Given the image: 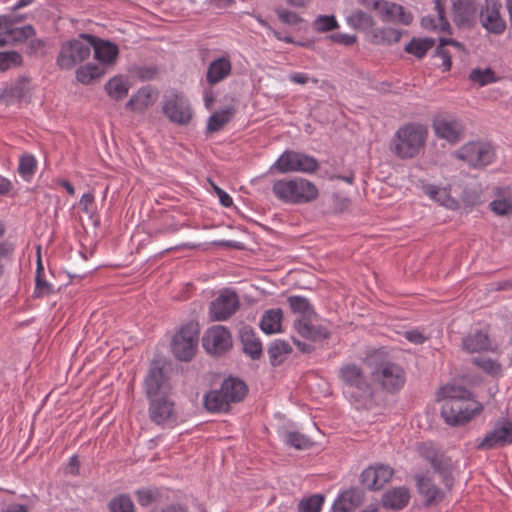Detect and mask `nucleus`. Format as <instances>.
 Listing matches in <instances>:
<instances>
[{
	"label": "nucleus",
	"instance_id": "f257e3e1",
	"mask_svg": "<svg viewBox=\"0 0 512 512\" xmlns=\"http://www.w3.org/2000/svg\"><path fill=\"white\" fill-rule=\"evenodd\" d=\"M437 401L441 403L442 418L450 426L465 425L483 410L470 391L458 385L442 386L437 392Z\"/></svg>",
	"mask_w": 512,
	"mask_h": 512
},
{
	"label": "nucleus",
	"instance_id": "f03ea898",
	"mask_svg": "<svg viewBox=\"0 0 512 512\" xmlns=\"http://www.w3.org/2000/svg\"><path fill=\"white\" fill-rule=\"evenodd\" d=\"M365 364L370 370L371 382L382 390L394 393L404 386L406 381L404 369L390 361L384 352L370 353L365 359Z\"/></svg>",
	"mask_w": 512,
	"mask_h": 512
},
{
	"label": "nucleus",
	"instance_id": "7ed1b4c3",
	"mask_svg": "<svg viewBox=\"0 0 512 512\" xmlns=\"http://www.w3.org/2000/svg\"><path fill=\"white\" fill-rule=\"evenodd\" d=\"M274 196L288 204H306L315 201L319 196L317 186L302 177L284 178L274 181Z\"/></svg>",
	"mask_w": 512,
	"mask_h": 512
},
{
	"label": "nucleus",
	"instance_id": "20e7f679",
	"mask_svg": "<svg viewBox=\"0 0 512 512\" xmlns=\"http://www.w3.org/2000/svg\"><path fill=\"white\" fill-rule=\"evenodd\" d=\"M428 129L419 123H409L400 127L391 144L393 153L400 159L415 158L425 147Z\"/></svg>",
	"mask_w": 512,
	"mask_h": 512
},
{
	"label": "nucleus",
	"instance_id": "39448f33",
	"mask_svg": "<svg viewBox=\"0 0 512 512\" xmlns=\"http://www.w3.org/2000/svg\"><path fill=\"white\" fill-rule=\"evenodd\" d=\"M91 34L82 33L77 38L62 44L57 57V65L61 69L70 70L77 64L87 60L91 55Z\"/></svg>",
	"mask_w": 512,
	"mask_h": 512
},
{
	"label": "nucleus",
	"instance_id": "423d86ee",
	"mask_svg": "<svg viewBox=\"0 0 512 512\" xmlns=\"http://www.w3.org/2000/svg\"><path fill=\"white\" fill-rule=\"evenodd\" d=\"M319 168L316 158L305 153L286 150L275 163L270 167L269 172L277 171L279 173L299 172L312 174Z\"/></svg>",
	"mask_w": 512,
	"mask_h": 512
},
{
	"label": "nucleus",
	"instance_id": "0eeeda50",
	"mask_svg": "<svg viewBox=\"0 0 512 512\" xmlns=\"http://www.w3.org/2000/svg\"><path fill=\"white\" fill-rule=\"evenodd\" d=\"M162 112L170 122L185 126L193 118V110L187 97L176 91L167 92L162 100Z\"/></svg>",
	"mask_w": 512,
	"mask_h": 512
},
{
	"label": "nucleus",
	"instance_id": "6e6552de",
	"mask_svg": "<svg viewBox=\"0 0 512 512\" xmlns=\"http://www.w3.org/2000/svg\"><path fill=\"white\" fill-rule=\"evenodd\" d=\"M199 338L198 323L190 321L183 325L174 336L171 347L176 358L181 361L191 360L197 350Z\"/></svg>",
	"mask_w": 512,
	"mask_h": 512
},
{
	"label": "nucleus",
	"instance_id": "1a4fd4ad",
	"mask_svg": "<svg viewBox=\"0 0 512 512\" xmlns=\"http://www.w3.org/2000/svg\"><path fill=\"white\" fill-rule=\"evenodd\" d=\"M454 155L471 167L482 168L494 161L496 153L490 143L475 141L463 145Z\"/></svg>",
	"mask_w": 512,
	"mask_h": 512
},
{
	"label": "nucleus",
	"instance_id": "9d476101",
	"mask_svg": "<svg viewBox=\"0 0 512 512\" xmlns=\"http://www.w3.org/2000/svg\"><path fill=\"white\" fill-rule=\"evenodd\" d=\"M346 391H350L355 397H364L371 395L372 382L369 380L362 369L353 363H347L340 367L338 372Z\"/></svg>",
	"mask_w": 512,
	"mask_h": 512
},
{
	"label": "nucleus",
	"instance_id": "9b49d317",
	"mask_svg": "<svg viewBox=\"0 0 512 512\" xmlns=\"http://www.w3.org/2000/svg\"><path fill=\"white\" fill-rule=\"evenodd\" d=\"M150 419L164 428H174L181 420L175 408L174 402L167 396L149 399Z\"/></svg>",
	"mask_w": 512,
	"mask_h": 512
},
{
	"label": "nucleus",
	"instance_id": "f8f14e48",
	"mask_svg": "<svg viewBox=\"0 0 512 512\" xmlns=\"http://www.w3.org/2000/svg\"><path fill=\"white\" fill-rule=\"evenodd\" d=\"M512 443V419L497 420L493 428L476 444L478 450L505 447Z\"/></svg>",
	"mask_w": 512,
	"mask_h": 512
},
{
	"label": "nucleus",
	"instance_id": "ddd939ff",
	"mask_svg": "<svg viewBox=\"0 0 512 512\" xmlns=\"http://www.w3.org/2000/svg\"><path fill=\"white\" fill-rule=\"evenodd\" d=\"M238 295L229 289L219 292L217 297L209 305L211 319L224 321L230 318L239 308Z\"/></svg>",
	"mask_w": 512,
	"mask_h": 512
},
{
	"label": "nucleus",
	"instance_id": "4468645a",
	"mask_svg": "<svg viewBox=\"0 0 512 512\" xmlns=\"http://www.w3.org/2000/svg\"><path fill=\"white\" fill-rule=\"evenodd\" d=\"M202 343L207 353L221 355L232 347V336L226 327L215 325L205 332Z\"/></svg>",
	"mask_w": 512,
	"mask_h": 512
},
{
	"label": "nucleus",
	"instance_id": "2eb2a0df",
	"mask_svg": "<svg viewBox=\"0 0 512 512\" xmlns=\"http://www.w3.org/2000/svg\"><path fill=\"white\" fill-rule=\"evenodd\" d=\"M294 327L298 334L310 341H322L330 336V329L318 319V315L307 318H297Z\"/></svg>",
	"mask_w": 512,
	"mask_h": 512
},
{
	"label": "nucleus",
	"instance_id": "dca6fc26",
	"mask_svg": "<svg viewBox=\"0 0 512 512\" xmlns=\"http://www.w3.org/2000/svg\"><path fill=\"white\" fill-rule=\"evenodd\" d=\"M433 128L437 137L445 139L450 143L459 141L464 129L460 120L446 114H440L435 117Z\"/></svg>",
	"mask_w": 512,
	"mask_h": 512
},
{
	"label": "nucleus",
	"instance_id": "f3484780",
	"mask_svg": "<svg viewBox=\"0 0 512 512\" xmlns=\"http://www.w3.org/2000/svg\"><path fill=\"white\" fill-rule=\"evenodd\" d=\"M501 7L498 0H486L480 15L483 27L495 34H501L506 28V22L500 14Z\"/></svg>",
	"mask_w": 512,
	"mask_h": 512
},
{
	"label": "nucleus",
	"instance_id": "a211bd4d",
	"mask_svg": "<svg viewBox=\"0 0 512 512\" xmlns=\"http://www.w3.org/2000/svg\"><path fill=\"white\" fill-rule=\"evenodd\" d=\"M8 25L6 28H2L0 32V47H4L9 44L22 43L27 39L35 35V30L32 25H25L23 27H16V18L8 16Z\"/></svg>",
	"mask_w": 512,
	"mask_h": 512
},
{
	"label": "nucleus",
	"instance_id": "6ab92c4d",
	"mask_svg": "<svg viewBox=\"0 0 512 512\" xmlns=\"http://www.w3.org/2000/svg\"><path fill=\"white\" fill-rule=\"evenodd\" d=\"M87 39L91 40V50L93 49L94 57L102 67L116 62L119 48L115 43L93 35L87 37Z\"/></svg>",
	"mask_w": 512,
	"mask_h": 512
},
{
	"label": "nucleus",
	"instance_id": "aec40b11",
	"mask_svg": "<svg viewBox=\"0 0 512 512\" xmlns=\"http://www.w3.org/2000/svg\"><path fill=\"white\" fill-rule=\"evenodd\" d=\"M393 469L388 465H377L365 469L361 474V481L369 489L377 490L384 486L393 476Z\"/></svg>",
	"mask_w": 512,
	"mask_h": 512
},
{
	"label": "nucleus",
	"instance_id": "412c9836",
	"mask_svg": "<svg viewBox=\"0 0 512 512\" xmlns=\"http://www.w3.org/2000/svg\"><path fill=\"white\" fill-rule=\"evenodd\" d=\"M232 74V62L228 56L214 59L207 67L206 82L214 86L226 80Z\"/></svg>",
	"mask_w": 512,
	"mask_h": 512
},
{
	"label": "nucleus",
	"instance_id": "4be33fe9",
	"mask_svg": "<svg viewBox=\"0 0 512 512\" xmlns=\"http://www.w3.org/2000/svg\"><path fill=\"white\" fill-rule=\"evenodd\" d=\"M421 189L429 199L439 205L450 210H457L459 208V203L451 196L449 188L439 187L433 184H423Z\"/></svg>",
	"mask_w": 512,
	"mask_h": 512
},
{
	"label": "nucleus",
	"instance_id": "5701e85b",
	"mask_svg": "<svg viewBox=\"0 0 512 512\" xmlns=\"http://www.w3.org/2000/svg\"><path fill=\"white\" fill-rule=\"evenodd\" d=\"M379 16L385 22L401 23L408 25L412 22L413 16L411 13L406 12L405 9L396 3L383 1L378 11Z\"/></svg>",
	"mask_w": 512,
	"mask_h": 512
},
{
	"label": "nucleus",
	"instance_id": "b1692460",
	"mask_svg": "<svg viewBox=\"0 0 512 512\" xmlns=\"http://www.w3.org/2000/svg\"><path fill=\"white\" fill-rule=\"evenodd\" d=\"M463 349L468 353H481L492 350V342L486 331L475 330L470 332L462 341Z\"/></svg>",
	"mask_w": 512,
	"mask_h": 512
},
{
	"label": "nucleus",
	"instance_id": "393cba45",
	"mask_svg": "<svg viewBox=\"0 0 512 512\" xmlns=\"http://www.w3.org/2000/svg\"><path fill=\"white\" fill-rule=\"evenodd\" d=\"M157 100V94L154 90L145 86L140 88L126 103V108L132 112L143 113L151 107Z\"/></svg>",
	"mask_w": 512,
	"mask_h": 512
},
{
	"label": "nucleus",
	"instance_id": "a878e982",
	"mask_svg": "<svg viewBox=\"0 0 512 512\" xmlns=\"http://www.w3.org/2000/svg\"><path fill=\"white\" fill-rule=\"evenodd\" d=\"M415 479L418 492L423 497L425 505L430 506L443 500V491L438 488L429 477L416 476Z\"/></svg>",
	"mask_w": 512,
	"mask_h": 512
},
{
	"label": "nucleus",
	"instance_id": "bb28decb",
	"mask_svg": "<svg viewBox=\"0 0 512 512\" xmlns=\"http://www.w3.org/2000/svg\"><path fill=\"white\" fill-rule=\"evenodd\" d=\"M166 377L162 368L150 369L145 380V391L149 399L166 395Z\"/></svg>",
	"mask_w": 512,
	"mask_h": 512
},
{
	"label": "nucleus",
	"instance_id": "cd10ccee",
	"mask_svg": "<svg viewBox=\"0 0 512 512\" xmlns=\"http://www.w3.org/2000/svg\"><path fill=\"white\" fill-rule=\"evenodd\" d=\"M409 500V490L405 487H398L384 493L382 497V504L388 509L401 510L408 504Z\"/></svg>",
	"mask_w": 512,
	"mask_h": 512
},
{
	"label": "nucleus",
	"instance_id": "c85d7f7f",
	"mask_svg": "<svg viewBox=\"0 0 512 512\" xmlns=\"http://www.w3.org/2000/svg\"><path fill=\"white\" fill-rule=\"evenodd\" d=\"M436 16H425L421 20V24L425 29L435 30L440 32H449L450 24L444 16V7L441 0H435Z\"/></svg>",
	"mask_w": 512,
	"mask_h": 512
},
{
	"label": "nucleus",
	"instance_id": "c756f323",
	"mask_svg": "<svg viewBox=\"0 0 512 512\" xmlns=\"http://www.w3.org/2000/svg\"><path fill=\"white\" fill-rule=\"evenodd\" d=\"M361 504V496L357 490L343 492L333 504V512H351Z\"/></svg>",
	"mask_w": 512,
	"mask_h": 512
},
{
	"label": "nucleus",
	"instance_id": "7c9ffc66",
	"mask_svg": "<svg viewBox=\"0 0 512 512\" xmlns=\"http://www.w3.org/2000/svg\"><path fill=\"white\" fill-rule=\"evenodd\" d=\"M283 313L279 308L267 310L260 321V327L266 334L281 332Z\"/></svg>",
	"mask_w": 512,
	"mask_h": 512
},
{
	"label": "nucleus",
	"instance_id": "2f4dec72",
	"mask_svg": "<svg viewBox=\"0 0 512 512\" xmlns=\"http://www.w3.org/2000/svg\"><path fill=\"white\" fill-rule=\"evenodd\" d=\"M231 401L228 400L222 388L211 391L205 395L204 405L210 412H226L230 407Z\"/></svg>",
	"mask_w": 512,
	"mask_h": 512
},
{
	"label": "nucleus",
	"instance_id": "473e14b6",
	"mask_svg": "<svg viewBox=\"0 0 512 512\" xmlns=\"http://www.w3.org/2000/svg\"><path fill=\"white\" fill-rule=\"evenodd\" d=\"M221 388L224 391V395H226L231 403L241 401L247 393L246 384L235 378L226 379L221 385Z\"/></svg>",
	"mask_w": 512,
	"mask_h": 512
},
{
	"label": "nucleus",
	"instance_id": "72a5a7b5",
	"mask_svg": "<svg viewBox=\"0 0 512 512\" xmlns=\"http://www.w3.org/2000/svg\"><path fill=\"white\" fill-rule=\"evenodd\" d=\"M490 209L497 215L512 212V188L506 187L499 191L497 198L490 203Z\"/></svg>",
	"mask_w": 512,
	"mask_h": 512
},
{
	"label": "nucleus",
	"instance_id": "f704fd0d",
	"mask_svg": "<svg viewBox=\"0 0 512 512\" xmlns=\"http://www.w3.org/2000/svg\"><path fill=\"white\" fill-rule=\"evenodd\" d=\"M104 73V67L100 64L87 63L76 70V78L80 83L88 85L102 77Z\"/></svg>",
	"mask_w": 512,
	"mask_h": 512
},
{
	"label": "nucleus",
	"instance_id": "c9c22d12",
	"mask_svg": "<svg viewBox=\"0 0 512 512\" xmlns=\"http://www.w3.org/2000/svg\"><path fill=\"white\" fill-rule=\"evenodd\" d=\"M291 352L292 347L288 342L283 340H275L268 348L270 363L273 366L282 364Z\"/></svg>",
	"mask_w": 512,
	"mask_h": 512
},
{
	"label": "nucleus",
	"instance_id": "e433bc0d",
	"mask_svg": "<svg viewBox=\"0 0 512 512\" xmlns=\"http://www.w3.org/2000/svg\"><path fill=\"white\" fill-rule=\"evenodd\" d=\"M402 33L394 28H376L372 31L371 41L377 45H391L401 39Z\"/></svg>",
	"mask_w": 512,
	"mask_h": 512
},
{
	"label": "nucleus",
	"instance_id": "4c0bfd02",
	"mask_svg": "<svg viewBox=\"0 0 512 512\" xmlns=\"http://www.w3.org/2000/svg\"><path fill=\"white\" fill-rule=\"evenodd\" d=\"M235 110L230 107L214 112L208 119L207 131L217 132L221 130L234 116Z\"/></svg>",
	"mask_w": 512,
	"mask_h": 512
},
{
	"label": "nucleus",
	"instance_id": "58836bf2",
	"mask_svg": "<svg viewBox=\"0 0 512 512\" xmlns=\"http://www.w3.org/2000/svg\"><path fill=\"white\" fill-rule=\"evenodd\" d=\"M108 95L114 100H120L127 96L129 84L122 76H115L105 86Z\"/></svg>",
	"mask_w": 512,
	"mask_h": 512
},
{
	"label": "nucleus",
	"instance_id": "ea45409f",
	"mask_svg": "<svg viewBox=\"0 0 512 512\" xmlns=\"http://www.w3.org/2000/svg\"><path fill=\"white\" fill-rule=\"evenodd\" d=\"M287 301L291 311L299 315L298 318L315 316V311L306 298L301 296H290Z\"/></svg>",
	"mask_w": 512,
	"mask_h": 512
},
{
	"label": "nucleus",
	"instance_id": "a19ab883",
	"mask_svg": "<svg viewBox=\"0 0 512 512\" xmlns=\"http://www.w3.org/2000/svg\"><path fill=\"white\" fill-rule=\"evenodd\" d=\"M469 80L472 83L482 87L488 84L496 83L500 80V78L496 76L495 72L491 68H475L471 70L469 74Z\"/></svg>",
	"mask_w": 512,
	"mask_h": 512
},
{
	"label": "nucleus",
	"instance_id": "79ce46f5",
	"mask_svg": "<svg viewBox=\"0 0 512 512\" xmlns=\"http://www.w3.org/2000/svg\"><path fill=\"white\" fill-rule=\"evenodd\" d=\"M435 45V41L430 38L412 39L405 47V51L417 58H423L428 50Z\"/></svg>",
	"mask_w": 512,
	"mask_h": 512
},
{
	"label": "nucleus",
	"instance_id": "37998d69",
	"mask_svg": "<svg viewBox=\"0 0 512 512\" xmlns=\"http://www.w3.org/2000/svg\"><path fill=\"white\" fill-rule=\"evenodd\" d=\"M37 168V160L32 154L24 153L19 158L18 173L29 181Z\"/></svg>",
	"mask_w": 512,
	"mask_h": 512
},
{
	"label": "nucleus",
	"instance_id": "c03bdc74",
	"mask_svg": "<svg viewBox=\"0 0 512 512\" xmlns=\"http://www.w3.org/2000/svg\"><path fill=\"white\" fill-rule=\"evenodd\" d=\"M418 454L427 460L434 468H438L440 459L439 452L435 445L431 442H424L417 446Z\"/></svg>",
	"mask_w": 512,
	"mask_h": 512
},
{
	"label": "nucleus",
	"instance_id": "a18cd8bd",
	"mask_svg": "<svg viewBox=\"0 0 512 512\" xmlns=\"http://www.w3.org/2000/svg\"><path fill=\"white\" fill-rule=\"evenodd\" d=\"M110 512H135L131 498L126 494L114 497L109 503Z\"/></svg>",
	"mask_w": 512,
	"mask_h": 512
},
{
	"label": "nucleus",
	"instance_id": "49530a36",
	"mask_svg": "<svg viewBox=\"0 0 512 512\" xmlns=\"http://www.w3.org/2000/svg\"><path fill=\"white\" fill-rule=\"evenodd\" d=\"M22 64V56L17 51L0 52V72H5Z\"/></svg>",
	"mask_w": 512,
	"mask_h": 512
},
{
	"label": "nucleus",
	"instance_id": "de8ad7c7",
	"mask_svg": "<svg viewBox=\"0 0 512 512\" xmlns=\"http://www.w3.org/2000/svg\"><path fill=\"white\" fill-rule=\"evenodd\" d=\"M474 364L477 365L487 374L497 376L501 373V365L494 359L479 356L473 360Z\"/></svg>",
	"mask_w": 512,
	"mask_h": 512
},
{
	"label": "nucleus",
	"instance_id": "09e8293b",
	"mask_svg": "<svg viewBox=\"0 0 512 512\" xmlns=\"http://www.w3.org/2000/svg\"><path fill=\"white\" fill-rule=\"evenodd\" d=\"M348 22L357 29H368L373 25L372 17L361 10L353 12L348 17Z\"/></svg>",
	"mask_w": 512,
	"mask_h": 512
},
{
	"label": "nucleus",
	"instance_id": "8fccbe9b",
	"mask_svg": "<svg viewBox=\"0 0 512 512\" xmlns=\"http://www.w3.org/2000/svg\"><path fill=\"white\" fill-rule=\"evenodd\" d=\"M244 345V352L250 355L253 359H258L262 353V344L253 335H246L242 337Z\"/></svg>",
	"mask_w": 512,
	"mask_h": 512
},
{
	"label": "nucleus",
	"instance_id": "3c124183",
	"mask_svg": "<svg viewBox=\"0 0 512 512\" xmlns=\"http://www.w3.org/2000/svg\"><path fill=\"white\" fill-rule=\"evenodd\" d=\"M324 498L321 495H313L300 501L298 505L299 512H320Z\"/></svg>",
	"mask_w": 512,
	"mask_h": 512
},
{
	"label": "nucleus",
	"instance_id": "603ef678",
	"mask_svg": "<svg viewBox=\"0 0 512 512\" xmlns=\"http://www.w3.org/2000/svg\"><path fill=\"white\" fill-rule=\"evenodd\" d=\"M313 28L317 32H327L338 28V22L334 16L320 15L314 20Z\"/></svg>",
	"mask_w": 512,
	"mask_h": 512
},
{
	"label": "nucleus",
	"instance_id": "864d4df0",
	"mask_svg": "<svg viewBox=\"0 0 512 512\" xmlns=\"http://www.w3.org/2000/svg\"><path fill=\"white\" fill-rule=\"evenodd\" d=\"M285 442L296 449H306L312 444L309 438L298 432L287 433L285 436Z\"/></svg>",
	"mask_w": 512,
	"mask_h": 512
},
{
	"label": "nucleus",
	"instance_id": "5fc2aeb1",
	"mask_svg": "<svg viewBox=\"0 0 512 512\" xmlns=\"http://www.w3.org/2000/svg\"><path fill=\"white\" fill-rule=\"evenodd\" d=\"M278 18L285 24L296 26L302 22V18L295 12L279 8L276 10Z\"/></svg>",
	"mask_w": 512,
	"mask_h": 512
},
{
	"label": "nucleus",
	"instance_id": "6e6d98bb",
	"mask_svg": "<svg viewBox=\"0 0 512 512\" xmlns=\"http://www.w3.org/2000/svg\"><path fill=\"white\" fill-rule=\"evenodd\" d=\"M41 264L39 263L36 275L35 294L37 296L48 295L52 292V286L41 277Z\"/></svg>",
	"mask_w": 512,
	"mask_h": 512
},
{
	"label": "nucleus",
	"instance_id": "4d7b16f0",
	"mask_svg": "<svg viewBox=\"0 0 512 512\" xmlns=\"http://www.w3.org/2000/svg\"><path fill=\"white\" fill-rule=\"evenodd\" d=\"M137 501L141 506H148L156 499V493L149 489H142L136 492Z\"/></svg>",
	"mask_w": 512,
	"mask_h": 512
},
{
	"label": "nucleus",
	"instance_id": "13d9d810",
	"mask_svg": "<svg viewBox=\"0 0 512 512\" xmlns=\"http://www.w3.org/2000/svg\"><path fill=\"white\" fill-rule=\"evenodd\" d=\"M436 55L442 60L441 66L443 68V71H449L452 66V61L451 55L448 52V50L445 47L441 46V44H439L436 50Z\"/></svg>",
	"mask_w": 512,
	"mask_h": 512
},
{
	"label": "nucleus",
	"instance_id": "bf43d9fd",
	"mask_svg": "<svg viewBox=\"0 0 512 512\" xmlns=\"http://www.w3.org/2000/svg\"><path fill=\"white\" fill-rule=\"evenodd\" d=\"M404 336L413 344H422L427 340V337L418 329L406 331Z\"/></svg>",
	"mask_w": 512,
	"mask_h": 512
},
{
	"label": "nucleus",
	"instance_id": "052dcab7",
	"mask_svg": "<svg viewBox=\"0 0 512 512\" xmlns=\"http://www.w3.org/2000/svg\"><path fill=\"white\" fill-rule=\"evenodd\" d=\"M290 81H292L295 84L305 85L309 81H311L314 84L318 83V79L316 78H310L307 74L301 73V72H295L289 75Z\"/></svg>",
	"mask_w": 512,
	"mask_h": 512
},
{
	"label": "nucleus",
	"instance_id": "680f3d73",
	"mask_svg": "<svg viewBox=\"0 0 512 512\" xmlns=\"http://www.w3.org/2000/svg\"><path fill=\"white\" fill-rule=\"evenodd\" d=\"M330 38L332 41L346 46L353 45L356 42V37L354 35L349 34L337 33L331 35Z\"/></svg>",
	"mask_w": 512,
	"mask_h": 512
},
{
	"label": "nucleus",
	"instance_id": "e2e57ef3",
	"mask_svg": "<svg viewBox=\"0 0 512 512\" xmlns=\"http://www.w3.org/2000/svg\"><path fill=\"white\" fill-rule=\"evenodd\" d=\"M94 199L95 198H94L93 193L89 192V193H85L82 195L79 205H80L81 209L83 210V212H85V213L90 212V207L94 203Z\"/></svg>",
	"mask_w": 512,
	"mask_h": 512
},
{
	"label": "nucleus",
	"instance_id": "0e129e2a",
	"mask_svg": "<svg viewBox=\"0 0 512 512\" xmlns=\"http://www.w3.org/2000/svg\"><path fill=\"white\" fill-rule=\"evenodd\" d=\"M215 191L217 193L220 203L224 207H230L233 204V200H232L231 196L228 193H226L224 190H222L218 187H215Z\"/></svg>",
	"mask_w": 512,
	"mask_h": 512
},
{
	"label": "nucleus",
	"instance_id": "69168bd1",
	"mask_svg": "<svg viewBox=\"0 0 512 512\" xmlns=\"http://www.w3.org/2000/svg\"><path fill=\"white\" fill-rule=\"evenodd\" d=\"M13 189L12 182L0 175V196H5Z\"/></svg>",
	"mask_w": 512,
	"mask_h": 512
},
{
	"label": "nucleus",
	"instance_id": "338daca9",
	"mask_svg": "<svg viewBox=\"0 0 512 512\" xmlns=\"http://www.w3.org/2000/svg\"><path fill=\"white\" fill-rule=\"evenodd\" d=\"M204 105L207 109H211L215 102V95L212 89H205L203 93Z\"/></svg>",
	"mask_w": 512,
	"mask_h": 512
},
{
	"label": "nucleus",
	"instance_id": "774afa93",
	"mask_svg": "<svg viewBox=\"0 0 512 512\" xmlns=\"http://www.w3.org/2000/svg\"><path fill=\"white\" fill-rule=\"evenodd\" d=\"M1 512H28V508L25 505L13 503L8 505Z\"/></svg>",
	"mask_w": 512,
	"mask_h": 512
}]
</instances>
